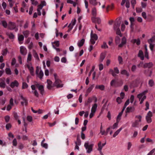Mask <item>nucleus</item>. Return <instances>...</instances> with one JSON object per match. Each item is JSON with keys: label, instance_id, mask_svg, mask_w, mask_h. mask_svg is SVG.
Listing matches in <instances>:
<instances>
[{"label": "nucleus", "instance_id": "obj_1", "mask_svg": "<svg viewBox=\"0 0 155 155\" xmlns=\"http://www.w3.org/2000/svg\"><path fill=\"white\" fill-rule=\"evenodd\" d=\"M148 90H146L143 91L141 93H140L137 94V97L139 99L140 101V104H142L146 98V94L148 92Z\"/></svg>", "mask_w": 155, "mask_h": 155}, {"label": "nucleus", "instance_id": "obj_2", "mask_svg": "<svg viewBox=\"0 0 155 155\" xmlns=\"http://www.w3.org/2000/svg\"><path fill=\"white\" fill-rule=\"evenodd\" d=\"M94 145L93 144H89L88 141L84 143V147L86 150L87 153H90L92 152Z\"/></svg>", "mask_w": 155, "mask_h": 155}, {"label": "nucleus", "instance_id": "obj_3", "mask_svg": "<svg viewBox=\"0 0 155 155\" xmlns=\"http://www.w3.org/2000/svg\"><path fill=\"white\" fill-rule=\"evenodd\" d=\"M135 118L137 120L132 123V126L133 127H138L140 122L141 121L142 116L140 115H136L135 116Z\"/></svg>", "mask_w": 155, "mask_h": 155}, {"label": "nucleus", "instance_id": "obj_4", "mask_svg": "<svg viewBox=\"0 0 155 155\" xmlns=\"http://www.w3.org/2000/svg\"><path fill=\"white\" fill-rule=\"evenodd\" d=\"M16 25L15 23L10 21L8 23V27L9 29L11 30L15 29V31H18V28H16Z\"/></svg>", "mask_w": 155, "mask_h": 155}, {"label": "nucleus", "instance_id": "obj_5", "mask_svg": "<svg viewBox=\"0 0 155 155\" xmlns=\"http://www.w3.org/2000/svg\"><path fill=\"white\" fill-rule=\"evenodd\" d=\"M91 42L92 44H94L95 43L96 41L98 38L96 34H93L92 31H91Z\"/></svg>", "mask_w": 155, "mask_h": 155}, {"label": "nucleus", "instance_id": "obj_6", "mask_svg": "<svg viewBox=\"0 0 155 155\" xmlns=\"http://www.w3.org/2000/svg\"><path fill=\"white\" fill-rule=\"evenodd\" d=\"M153 116L152 112L149 111L147 113L146 117V120L148 123H150L152 121L151 117Z\"/></svg>", "mask_w": 155, "mask_h": 155}, {"label": "nucleus", "instance_id": "obj_7", "mask_svg": "<svg viewBox=\"0 0 155 155\" xmlns=\"http://www.w3.org/2000/svg\"><path fill=\"white\" fill-rule=\"evenodd\" d=\"M31 89L32 90V92L34 94L35 96L37 97L39 96V94L38 91L36 90V87L34 85H32L31 86Z\"/></svg>", "mask_w": 155, "mask_h": 155}, {"label": "nucleus", "instance_id": "obj_8", "mask_svg": "<svg viewBox=\"0 0 155 155\" xmlns=\"http://www.w3.org/2000/svg\"><path fill=\"white\" fill-rule=\"evenodd\" d=\"M39 71V69L38 67H37L36 70V73L38 76L41 79L44 75V73L42 70H41L38 73Z\"/></svg>", "mask_w": 155, "mask_h": 155}, {"label": "nucleus", "instance_id": "obj_9", "mask_svg": "<svg viewBox=\"0 0 155 155\" xmlns=\"http://www.w3.org/2000/svg\"><path fill=\"white\" fill-rule=\"evenodd\" d=\"M20 52L23 55H25L27 52V51L26 48L23 46H21L20 47Z\"/></svg>", "mask_w": 155, "mask_h": 155}, {"label": "nucleus", "instance_id": "obj_10", "mask_svg": "<svg viewBox=\"0 0 155 155\" xmlns=\"http://www.w3.org/2000/svg\"><path fill=\"white\" fill-rule=\"evenodd\" d=\"M20 97L21 99L22 100V101L21 102V105L22 106H27L28 103V100L25 98H24L22 95H20Z\"/></svg>", "mask_w": 155, "mask_h": 155}, {"label": "nucleus", "instance_id": "obj_11", "mask_svg": "<svg viewBox=\"0 0 155 155\" xmlns=\"http://www.w3.org/2000/svg\"><path fill=\"white\" fill-rule=\"evenodd\" d=\"M35 86L40 91L41 94L43 95L44 93V86L39 84H36Z\"/></svg>", "mask_w": 155, "mask_h": 155}, {"label": "nucleus", "instance_id": "obj_12", "mask_svg": "<svg viewBox=\"0 0 155 155\" xmlns=\"http://www.w3.org/2000/svg\"><path fill=\"white\" fill-rule=\"evenodd\" d=\"M19 85V83L18 81L16 80H15L14 81L12 82L10 85V86L12 88L15 87H18Z\"/></svg>", "mask_w": 155, "mask_h": 155}, {"label": "nucleus", "instance_id": "obj_13", "mask_svg": "<svg viewBox=\"0 0 155 155\" xmlns=\"http://www.w3.org/2000/svg\"><path fill=\"white\" fill-rule=\"evenodd\" d=\"M153 66V64L152 62L146 63L143 64V68H152Z\"/></svg>", "mask_w": 155, "mask_h": 155}, {"label": "nucleus", "instance_id": "obj_14", "mask_svg": "<svg viewBox=\"0 0 155 155\" xmlns=\"http://www.w3.org/2000/svg\"><path fill=\"white\" fill-rule=\"evenodd\" d=\"M126 41L127 40L126 38L124 37H123L122 39L121 43L119 44L118 47L120 48L122 47L124 45L126 44Z\"/></svg>", "mask_w": 155, "mask_h": 155}, {"label": "nucleus", "instance_id": "obj_15", "mask_svg": "<svg viewBox=\"0 0 155 155\" xmlns=\"http://www.w3.org/2000/svg\"><path fill=\"white\" fill-rule=\"evenodd\" d=\"M27 66L29 70L30 73L32 75H33L34 74V68L31 64H28L27 65Z\"/></svg>", "mask_w": 155, "mask_h": 155}, {"label": "nucleus", "instance_id": "obj_16", "mask_svg": "<svg viewBox=\"0 0 155 155\" xmlns=\"http://www.w3.org/2000/svg\"><path fill=\"white\" fill-rule=\"evenodd\" d=\"M18 39L19 42V43L21 44L22 43V41L24 39V37L23 35L18 34Z\"/></svg>", "mask_w": 155, "mask_h": 155}, {"label": "nucleus", "instance_id": "obj_17", "mask_svg": "<svg viewBox=\"0 0 155 155\" xmlns=\"http://www.w3.org/2000/svg\"><path fill=\"white\" fill-rule=\"evenodd\" d=\"M92 20L93 22H97L98 24H100L101 22V21L100 18H96L95 17H93Z\"/></svg>", "mask_w": 155, "mask_h": 155}, {"label": "nucleus", "instance_id": "obj_18", "mask_svg": "<svg viewBox=\"0 0 155 155\" xmlns=\"http://www.w3.org/2000/svg\"><path fill=\"white\" fill-rule=\"evenodd\" d=\"M47 87L48 89H50L52 87V81L49 80H47Z\"/></svg>", "mask_w": 155, "mask_h": 155}, {"label": "nucleus", "instance_id": "obj_19", "mask_svg": "<svg viewBox=\"0 0 155 155\" xmlns=\"http://www.w3.org/2000/svg\"><path fill=\"white\" fill-rule=\"evenodd\" d=\"M138 57H140L142 60H143L144 59V56L143 51L141 50L139 51L138 54Z\"/></svg>", "mask_w": 155, "mask_h": 155}, {"label": "nucleus", "instance_id": "obj_20", "mask_svg": "<svg viewBox=\"0 0 155 155\" xmlns=\"http://www.w3.org/2000/svg\"><path fill=\"white\" fill-rule=\"evenodd\" d=\"M135 110V108L134 107H128L126 109V113L132 112Z\"/></svg>", "mask_w": 155, "mask_h": 155}, {"label": "nucleus", "instance_id": "obj_21", "mask_svg": "<svg viewBox=\"0 0 155 155\" xmlns=\"http://www.w3.org/2000/svg\"><path fill=\"white\" fill-rule=\"evenodd\" d=\"M3 80H2V79H0V80L1 81L0 82V87L3 88H5V84L4 82V80H5V78H3Z\"/></svg>", "mask_w": 155, "mask_h": 155}, {"label": "nucleus", "instance_id": "obj_22", "mask_svg": "<svg viewBox=\"0 0 155 155\" xmlns=\"http://www.w3.org/2000/svg\"><path fill=\"white\" fill-rule=\"evenodd\" d=\"M120 73L122 74L125 75L127 77H129V72L126 70L123 69L120 71Z\"/></svg>", "mask_w": 155, "mask_h": 155}, {"label": "nucleus", "instance_id": "obj_23", "mask_svg": "<svg viewBox=\"0 0 155 155\" xmlns=\"http://www.w3.org/2000/svg\"><path fill=\"white\" fill-rule=\"evenodd\" d=\"M101 141H100L98 144V148L97 149V150L100 151V153L102 154V148L103 147V146L101 145Z\"/></svg>", "mask_w": 155, "mask_h": 155}, {"label": "nucleus", "instance_id": "obj_24", "mask_svg": "<svg viewBox=\"0 0 155 155\" xmlns=\"http://www.w3.org/2000/svg\"><path fill=\"white\" fill-rule=\"evenodd\" d=\"M96 89H99L101 91H103L105 89V86L104 85H97L95 87Z\"/></svg>", "mask_w": 155, "mask_h": 155}, {"label": "nucleus", "instance_id": "obj_25", "mask_svg": "<svg viewBox=\"0 0 155 155\" xmlns=\"http://www.w3.org/2000/svg\"><path fill=\"white\" fill-rule=\"evenodd\" d=\"M105 57V54L104 53H102L101 54L99 61L100 62H102Z\"/></svg>", "mask_w": 155, "mask_h": 155}, {"label": "nucleus", "instance_id": "obj_26", "mask_svg": "<svg viewBox=\"0 0 155 155\" xmlns=\"http://www.w3.org/2000/svg\"><path fill=\"white\" fill-rule=\"evenodd\" d=\"M85 40L84 39L78 41L77 44L79 47H81L83 45L84 42Z\"/></svg>", "mask_w": 155, "mask_h": 155}, {"label": "nucleus", "instance_id": "obj_27", "mask_svg": "<svg viewBox=\"0 0 155 155\" xmlns=\"http://www.w3.org/2000/svg\"><path fill=\"white\" fill-rule=\"evenodd\" d=\"M97 107V104H93L91 109V111L95 112Z\"/></svg>", "mask_w": 155, "mask_h": 155}, {"label": "nucleus", "instance_id": "obj_28", "mask_svg": "<svg viewBox=\"0 0 155 155\" xmlns=\"http://www.w3.org/2000/svg\"><path fill=\"white\" fill-rule=\"evenodd\" d=\"M6 34L10 39H13L14 38V35L11 32H7Z\"/></svg>", "mask_w": 155, "mask_h": 155}, {"label": "nucleus", "instance_id": "obj_29", "mask_svg": "<svg viewBox=\"0 0 155 155\" xmlns=\"http://www.w3.org/2000/svg\"><path fill=\"white\" fill-rule=\"evenodd\" d=\"M54 85L57 87H63V84H61V81L59 80V81H58L57 84H55V81L54 84Z\"/></svg>", "mask_w": 155, "mask_h": 155}, {"label": "nucleus", "instance_id": "obj_30", "mask_svg": "<svg viewBox=\"0 0 155 155\" xmlns=\"http://www.w3.org/2000/svg\"><path fill=\"white\" fill-rule=\"evenodd\" d=\"M122 129V128L121 127L119 129L117 130L114 132V134L113 135V137H115L117 135H118V134L120 132L121 130Z\"/></svg>", "mask_w": 155, "mask_h": 155}, {"label": "nucleus", "instance_id": "obj_31", "mask_svg": "<svg viewBox=\"0 0 155 155\" xmlns=\"http://www.w3.org/2000/svg\"><path fill=\"white\" fill-rule=\"evenodd\" d=\"M132 42L134 43H136L137 45H139L140 44V40L139 39H134L132 40Z\"/></svg>", "mask_w": 155, "mask_h": 155}, {"label": "nucleus", "instance_id": "obj_32", "mask_svg": "<svg viewBox=\"0 0 155 155\" xmlns=\"http://www.w3.org/2000/svg\"><path fill=\"white\" fill-rule=\"evenodd\" d=\"M120 23L118 22L115 23L114 25V30L119 29Z\"/></svg>", "mask_w": 155, "mask_h": 155}, {"label": "nucleus", "instance_id": "obj_33", "mask_svg": "<svg viewBox=\"0 0 155 155\" xmlns=\"http://www.w3.org/2000/svg\"><path fill=\"white\" fill-rule=\"evenodd\" d=\"M5 73L8 75H11L12 74V71L9 68H6L5 69Z\"/></svg>", "mask_w": 155, "mask_h": 155}, {"label": "nucleus", "instance_id": "obj_34", "mask_svg": "<svg viewBox=\"0 0 155 155\" xmlns=\"http://www.w3.org/2000/svg\"><path fill=\"white\" fill-rule=\"evenodd\" d=\"M122 112H120L117 116L116 121L117 122H119L121 119V117L122 115Z\"/></svg>", "mask_w": 155, "mask_h": 155}, {"label": "nucleus", "instance_id": "obj_35", "mask_svg": "<svg viewBox=\"0 0 155 155\" xmlns=\"http://www.w3.org/2000/svg\"><path fill=\"white\" fill-rule=\"evenodd\" d=\"M75 143L76 145H80L81 144V141L79 137H77V141L75 142Z\"/></svg>", "mask_w": 155, "mask_h": 155}, {"label": "nucleus", "instance_id": "obj_36", "mask_svg": "<svg viewBox=\"0 0 155 155\" xmlns=\"http://www.w3.org/2000/svg\"><path fill=\"white\" fill-rule=\"evenodd\" d=\"M31 58L32 55L30 53H29L28 54V57L27 59V62H28L29 61H31Z\"/></svg>", "mask_w": 155, "mask_h": 155}, {"label": "nucleus", "instance_id": "obj_37", "mask_svg": "<svg viewBox=\"0 0 155 155\" xmlns=\"http://www.w3.org/2000/svg\"><path fill=\"white\" fill-rule=\"evenodd\" d=\"M94 87V85H91L87 89V92L88 93H90L93 89Z\"/></svg>", "mask_w": 155, "mask_h": 155}, {"label": "nucleus", "instance_id": "obj_38", "mask_svg": "<svg viewBox=\"0 0 155 155\" xmlns=\"http://www.w3.org/2000/svg\"><path fill=\"white\" fill-rule=\"evenodd\" d=\"M93 101L92 98L89 97L88 98L87 102L85 103V106H87V105L91 103Z\"/></svg>", "mask_w": 155, "mask_h": 155}, {"label": "nucleus", "instance_id": "obj_39", "mask_svg": "<svg viewBox=\"0 0 155 155\" xmlns=\"http://www.w3.org/2000/svg\"><path fill=\"white\" fill-rule=\"evenodd\" d=\"M76 22V20L75 19H74V20H73L71 21V23L68 26V27H73L75 25Z\"/></svg>", "mask_w": 155, "mask_h": 155}, {"label": "nucleus", "instance_id": "obj_40", "mask_svg": "<svg viewBox=\"0 0 155 155\" xmlns=\"http://www.w3.org/2000/svg\"><path fill=\"white\" fill-rule=\"evenodd\" d=\"M1 23L2 26L5 28H7V24L6 21L5 20L2 21H1Z\"/></svg>", "mask_w": 155, "mask_h": 155}, {"label": "nucleus", "instance_id": "obj_41", "mask_svg": "<svg viewBox=\"0 0 155 155\" xmlns=\"http://www.w3.org/2000/svg\"><path fill=\"white\" fill-rule=\"evenodd\" d=\"M89 2L90 4L94 5H97V2L96 0H89Z\"/></svg>", "mask_w": 155, "mask_h": 155}, {"label": "nucleus", "instance_id": "obj_42", "mask_svg": "<svg viewBox=\"0 0 155 155\" xmlns=\"http://www.w3.org/2000/svg\"><path fill=\"white\" fill-rule=\"evenodd\" d=\"M33 55L34 57L37 59L38 60L39 59V57L37 53L36 52L35 50H33Z\"/></svg>", "mask_w": 155, "mask_h": 155}, {"label": "nucleus", "instance_id": "obj_43", "mask_svg": "<svg viewBox=\"0 0 155 155\" xmlns=\"http://www.w3.org/2000/svg\"><path fill=\"white\" fill-rule=\"evenodd\" d=\"M131 3L133 8L134 9L135 5L136 4V0H131Z\"/></svg>", "mask_w": 155, "mask_h": 155}, {"label": "nucleus", "instance_id": "obj_44", "mask_svg": "<svg viewBox=\"0 0 155 155\" xmlns=\"http://www.w3.org/2000/svg\"><path fill=\"white\" fill-rule=\"evenodd\" d=\"M109 73L111 74L113 77H115L116 75V74L114 72V70L111 69H110Z\"/></svg>", "mask_w": 155, "mask_h": 155}, {"label": "nucleus", "instance_id": "obj_45", "mask_svg": "<svg viewBox=\"0 0 155 155\" xmlns=\"http://www.w3.org/2000/svg\"><path fill=\"white\" fill-rule=\"evenodd\" d=\"M120 39L119 36H117L115 38V42L117 44H120Z\"/></svg>", "mask_w": 155, "mask_h": 155}, {"label": "nucleus", "instance_id": "obj_46", "mask_svg": "<svg viewBox=\"0 0 155 155\" xmlns=\"http://www.w3.org/2000/svg\"><path fill=\"white\" fill-rule=\"evenodd\" d=\"M114 30L116 31V33L117 35H119L120 37L122 36V35L121 33V32L120 29H117Z\"/></svg>", "mask_w": 155, "mask_h": 155}, {"label": "nucleus", "instance_id": "obj_47", "mask_svg": "<svg viewBox=\"0 0 155 155\" xmlns=\"http://www.w3.org/2000/svg\"><path fill=\"white\" fill-rule=\"evenodd\" d=\"M148 84L150 87H152L153 86L154 84V81L153 80L151 79L149 81Z\"/></svg>", "mask_w": 155, "mask_h": 155}, {"label": "nucleus", "instance_id": "obj_48", "mask_svg": "<svg viewBox=\"0 0 155 155\" xmlns=\"http://www.w3.org/2000/svg\"><path fill=\"white\" fill-rule=\"evenodd\" d=\"M119 122H117L116 121V122L115 123L114 125H113L112 127H111V128L112 129H114L116 128H117L118 127V123Z\"/></svg>", "mask_w": 155, "mask_h": 155}, {"label": "nucleus", "instance_id": "obj_49", "mask_svg": "<svg viewBox=\"0 0 155 155\" xmlns=\"http://www.w3.org/2000/svg\"><path fill=\"white\" fill-rule=\"evenodd\" d=\"M92 13L93 16H95L97 14V10L95 8H92Z\"/></svg>", "mask_w": 155, "mask_h": 155}, {"label": "nucleus", "instance_id": "obj_50", "mask_svg": "<svg viewBox=\"0 0 155 155\" xmlns=\"http://www.w3.org/2000/svg\"><path fill=\"white\" fill-rule=\"evenodd\" d=\"M23 33L25 37H27L29 34V31L27 30L23 32Z\"/></svg>", "mask_w": 155, "mask_h": 155}, {"label": "nucleus", "instance_id": "obj_51", "mask_svg": "<svg viewBox=\"0 0 155 155\" xmlns=\"http://www.w3.org/2000/svg\"><path fill=\"white\" fill-rule=\"evenodd\" d=\"M52 45H54L58 47L59 45V43L58 41H55L54 42H52Z\"/></svg>", "mask_w": 155, "mask_h": 155}, {"label": "nucleus", "instance_id": "obj_52", "mask_svg": "<svg viewBox=\"0 0 155 155\" xmlns=\"http://www.w3.org/2000/svg\"><path fill=\"white\" fill-rule=\"evenodd\" d=\"M28 87V84L25 82H24L22 83V88L25 89L27 88Z\"/></svg>", "mask_w": 155, "mask_h": 155}, {"label": "nucleus", "instance_id": "obj_53", "mask_svg": "<svg viewBox=\"0 0 155 155\" xmlns=\"http://www.w3.org/2000/svg\"><path fill=\"white\" fill-rule=\"evenodd\" d=\"M54 78L55 80V84H57L58 81H59V79L58 78L57 75L56 74L54 73Z\"/></svg>", "mask_w": 155, "mask_h": 155}, {"label": "nucleus", "instance_id": "obj_54", "mask_svg": "<svg viewBox=\"0 0 155 155\" xmlns=\"http://www.w3.org/2000/svg\"><path fill=\"white\" fill-rule=\"evenodd\" d=\"M5 119L6 123L8 122L10 120V117L9 116L7 115L5 117Z\"/></svg>", "mask_w": 155, "mask_h": 155}, {"label": "nucleus", "instance_id": "obj_55", "mask_svg": "<svg viewBox=\"0 0 155 155\" xmlns=\"http://www.w3.org/2000/svg\"><path fill=\"white\" fill-rule=\"evenodd\" d=\"M101 47L102 48L104 49L108 48V46L107 45L106 43L105 42H103V45H101Z\"/></svg>", "mask_w": 155, "mask_h": 155}, {"label": "nucleus", "instance_id": "obj_56", "mask_svg": "<svg viewBox=\"0 0 155 155\" xmlns=\"http://www.w3.org/2000/svg\"><path fill=\"white\" fill-rule=\"evenodd\" d=\"M118 60L120 64H122L123 59L120 56H118Z\"/></svg>", "mask_w": 155, "mask_h": 155}, {"label": "nucleus", "instance_id": "obj_57", "mask_svg": "<svg viewBox=\"0 0 155 155\" xmlns=\"http://www.w3.org/2000/svg\"><path fill=\"white\" fill-rule=\"evenodd\" d=\"M13 145L14 146H16L17 144V141L16 139L15 138L12 141Z\"/></svg>", "mask_w": 155, "mask_h": 155}, {"label": "nucleus", "instance_id": "obj_58", "mask_svg": "<svg viewBox=\"0 0 155 155\" xmlns=\"http://www.w3.org/2000/svg\"><path fill=\"white\" fill-rule=\"evenodd\" d=\"M27 120L29 122H31L32 120V117L31 116H28L27 117Z\"/></svg>", "mask_w": 155, "mask_h": 155}, {"label": "nucleus", "instance_id": "obj_59", "mask_svg": "<svg viewBox=\"0 0 155 155\" xmlns=\"http://www.w3.org/2000/svg\"><path fill=\"white\" fill-rule=\"evenodd\" d=\"M29 24V22L28 21H26L25 24H24V28L25 29H26L28 27V25Z\"/></svg>", "mask_w": 155, "mask_h": 155}, {"label": "nucleus", "instance_id": "obj_60", "mask_svg": "<svg viewBox=\"0 0 155 155\" xmlns=\"http://www.w3.org/2000/svg\"><path fill=\"white\" fill-rule=\"evenodd\" d=\"M14 117L15 119L17 120L19 119V116L18 115V114L16 112H15L13 114Z\"/></svg>", "mask_w": 155, "mask_h": 155}, {"label": "nucleus", "instance_id": "obj_61", "mask_svg": "<svg viewBox=\"0 0 155 155\" xmlns=\"http://www.w3.org/2000/svg\"><path fill=\"white\" fill-rule=\"evenodd\" d=\"M12 127V125L10 123H8L6 125V128L7 130H8Z\"/></svg>", "mask_w": 155, "mask_h": 155}, {"label": "nucleus", "instance_id": "obj_62", "mask_svg": "<svg viewBox=\"0 0 155 155\" xmlns=\"http://www.w3.org/2000/svg\"><path fill=\"white\" fill-rule=\"evenodd\" d=\"M99 70L101 71L104 68V65L102 64L101 63L99 64Z\"/></svg>", "mask_w": 155, "mask_h": 155}, {"label": "nucleus", "instance_id": "obj_63", "mask_svg": "<svg viewBox=\"0 0 155 155\" xmlns=\"http://www.w3.org/2000/svg\"><path fill=\"white\" fill-rule=\"evenodd\" d=\"M122 99L120 97H118L116 99L117 102L119 104H120L122 102Z\"/></svg>", "mask_w": 155, "mask_h": 155}, {"label": "nucleus", "instance_id": "obj_64", "mask_svg": "<svg viewBox=\"0 0 155 155\" xmlns=\"http://www.w3.org/2000/svg\"><path fill=\"white\" fill-rule=\"evenodd\" d=\"M114 72L115 74H118L119 73V71L117 67H115L114 68Z\"/></svg>", "mask_w": 155, "mask_h": 155}]
</instances>
